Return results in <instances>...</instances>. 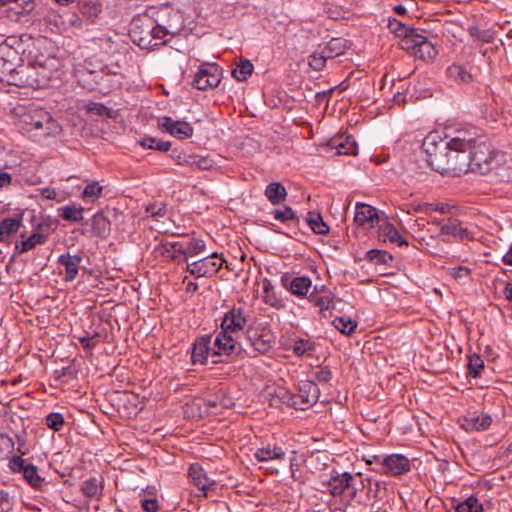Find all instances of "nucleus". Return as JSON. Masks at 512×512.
<instances>
[{
  "mask_svg": "<svg viewBox=\"0 0 512 512\" xmlns=\"http://www.w3.org/2000/svg\"><path fill=\"white\" fill-rule=\"evenodd\" d=\"M247 325V314L241 307H233L227 313L221 323V331L215 336V353L227 356L241 351V344L236 334L243 331Z\"/></svg>",
  "mask_w": 512,
  "mask_h": 512,
  "instance_id": "f257e3e1",
  "label": "nucleus"
},
{
  "mask_svg": "<svg viewBox=\"0 0 512 512\" xmlns=\"http://www.w3.org/2000/svg\"><path fill=\"white\" fill-rule=\"evenodd\" d=\"M449 145L448 140L437 132L429 133L422 143L427 163L441 175H446L447 172Z\"/></svg>",
  "mask_w": 512,
  "mask_h": 512,
  "instance_id": "f03ea898",
  "label": "nucleus"
},
{
  "mask_svg": "<svg viewBox=\"0 0 512 512\" xmlns=\"http://www.w3.org/2000/svg\"><path fill=\"white\" fill-rule=\"evenodd\" d=\"M246 340L254 351L266 353L275 343L273 332L261 323H252L247 327Z\"/></svg>",
  "mask_w": 512,
  "mask_h": 512,
  "instance_id": "7ed1b4c3",
  "label": "nucleus"
},
{
  "mask_svg": "<svg viewBox=\"0 0 512 512\" xmlns=\"http://www.w3.org/2000/svg\"><path fill=\"white\" fill-rule=\"evenodd\" d=\"M320 390L313 381H301L298 385V392L289 396L287 404L298 410H306L315 404L319 398Z\"/></svg>",
  "mask_w": 512,
  "mask_h": 512,
  "instance_id": "20e7f679",
  "label": "nucleus"
},
{
  "mask_svg": "<svg viewBox=\"0 0 512 512\" xmlns=\"http://www.w3.org/2000/svg\"><path fill=\"white\" fill-rule=\"evenodd\" d=\"M61 132L60 124L43 109L34 110V138L44 142L49 137H56Z\"/></svg>",
  "mask_w": 512,
  "mask_h": 512,
  "instance_id": "39448f33",
  "label": "nucleus"
},
{
  "mask_svg": "<svg viewBox=\"0 0 512 512\" xmlns=\"http://www.w3.org/2000/svg\"><path fill=\"white\" fill-rule=\"evenodd\" d=\"M355 476L349 472L336 473L328 481L329 492L332 496H343L348 498L347 506L357 495V488L354 486Z\"/></svg>",
  "mask_w": 512,
  "mask_h": 512,
  "instance_id": "423d86ee",
  "label": "nucleus"
},
{
  "mask_svg": "<svg viewBox=\"0 0 512 512\" xmlns=\"http://www.w3.org/2000/svg\"><path fill=\"white\" fill-rule=\"evenodd\" d=\"M222 78V69L214 63H202L195 74L193 84L199 90L216 88Z\"/></svg>",
  "mask_w": 512,
  "mask_h": 512,
  "instance_id": "0eeeda50",
  "label": "nucleus"
},
{
  "mask_svg": "<svg viewBox=\"0 0 512 512\" xmlns=\"http://www.w3.org/2000/svg\"><path fill=\"white\" fill-rule=\"evenodd\" d=\"M217 253H212L198 261L187 264V271L194 277H211L215 275L224 263Z\"/></svg>",
  "mask_w": 512,
  "mask_h": 512,
  "instance_id": "6e6552de",
  "label": "nucleus"
},
{
  "mask_svg": "<svg viewBox=\"0 0 512 512\" xmlns=\"http://www.w3.org/2000/svg\"><path fill=\"white\" fill-rule=\"evenodd\" d=\"M470 168L469 172H478L485 174L491 169L493 160L489 147L481 142L480 139L475 143L472 149H469Z\"/></svg>",
  "mask_w": 512,
  "mask_h": 512,
  "instance_id": "1a4fd4ad",
  "label": "nucleus"
},
{
  "mask_svg": "<svg viewBox=\"0 0 512 512\" xmlns=\"http://www.w3.org/2000/svg\"><path fill=\"white\" fill-rule=\"evenodd\" d=\"M401 47L410 51L416 58L431 60L437 55L434 45L418 32L410 39L404 40Z\"/></svg>",
  "mask_w": 512,
  "mask_h": 512,
  "instance_id": "9d476101",
  "label": "nucleus"
},
{
  "mask_svg": "<svg viewBox=\"0 0 512 512\" xmlns=\"http://www.w3.org/2000/svg\"><path fill=\"white\" fill-rule=\"evenodd\" d=\"M448 160L446 176L459 177L469 172L468 149H455L452 145H449Z\"/></svg>",
  "mask_w": 512,
  "mask_h": 512,
  "instance_id": "9b49d317",
  "label": "nucleus"
},
{
  "mask_svg": "<svg viewBox=\"0 0 512 512\" xmlns=\"http://www.w3.org/2000/svg\"><path fill=\"white\" fill-rule=\"evenodd\" d=\"M215 338L204 336L198 338L192 348L191 360L193 364H206L208 358L214 356H222L223 354L215 353ZM227 356L226 354H224Z\"/></svg>",
  "mask_w": 512,
  "mask_h": 512,
  "instance_id": "f8f14e48",
  "label": "nucleus"
},
{
  "mask_svg": "<svg viewBox=\"0 0 512 512\" xmlns=\"http://www.w3.org/2000/svg\"><path fill=\"white\" fill-rule=\"evenodd\" d=\"M410 469V461L406 456L391 454L381 460V468H378L377 471L383 474L398 476L410 471Z\"/></svg>",
  "mask_w": 512,
  "mask_h": 512,
  "instance_id": "ddd939ff",
  "label": "nucleus"
},
{
  "mask_svg": "<svg viewBox=\"0 0 512 512\" xmlns=\"http://www.w3.org/2000/svg\"><path fill=\"white\" fill-rule=\"evenodd\" d=\"M158 126L160 129L178 139L191 138L194 133V129L190 123L186 121L174 120L168 116L161 118L158 122Z\"/></svg>",
  "mask_w": 512,
  "mask_h": 512,
  "instance_id": "4468645a",
  "label": "nucleus"
},
{
  "mask_svg": "<svg viewBox=\"0 0 512 512\" xmlns=\"http://www.w3.org/2000/svg\"><path fill=\"white\" fill-rule=\"evenodd\" d=\"M449 144L455 149H472L479 140L478 132L475 128H463L454 132L453 136H445Z\"/></svg>",
  "mask_w": 512,
  "mask_h": 512,
  "instance_id": "2eb2a0df",
  "label": "nucleus"
},
{
  "mask_svg": "<svg viewBox=\"0 0 512 512\" xmlns=\"http://www.w3.org/2000/svg\"><path fill=\"white\" fill-rule=\"evenodd\" d=\"M354 221L358 226L370 229L380 222V216L377 209L373 206L357 203Z\"/></svg>",
  "mask_w": 512,
  "mask_h": 512,
  "instance_id": "dca6fc26",
  "label": "nucleus"
},
{
  "mask_svg": "<svg viewBox=\"0 0 512 512\" xmlns=\"http://www.w3.org/2000/svg\"><path fill=\"white\" fill-rule=\"evenodd\" d=\"M440 234L452 236L458 240H473L474 232L458 220H449L440 226Z\"/></svg>",
  "mask_w": 512,
  "mask_h": 512,
  "instance_id": "f3484780",
  "label": "nucleus"
},
{
  "mask_svg": "<svg viewBox=\"0 0 512 512\" xmlns=\"http://www.w3.org/2000/svg\"><path fill=\"white\" fill-rule=\"evenodd\" d=\"M21 455H13L9 461V468L13 473H22L23 478L28 485L32 486V462L28 458H23L26 454L21 448H18Z\"/></svg>",
  "mask_w": 512,
  "mask_h": 512,
  "instance_id": "a211bd4d",
  "label": "nucleus"
},
{
  "mask_svg": "<svg viewBox=\"0 0 512 512\" xmlns=\"http://www.w3.org/2000/svg\"><path fill=\"white\" fill-rule=\"evenodd\" d=\"M328 146L336 150L338 155H354L358 150L357 143L348 135H338L331 138L328 141Z\"/></svg>",
  "mask_w": 512,
  "mask_h": 512,
  "instance_id": "6ab92c4d",
  "label": "nucleus"
},
{
  "mask_svg": "<svg viewBox=\"0 0 512 512\" xmlns=\"http://www.w3.org/2000/svg\"><path fill=\"white\" fill-rule=\"evenodd\" d=\"M378 238L383 242H390L397 246H408V242L402 237L398 230L387 220H383L379 225Z\"/></svg>",
  "mask_w": 512,
  "mask_h": 512,
  "instance_id": "aec40b11",
  "label": "nucleus"
},
{
  "mask_svg": "<svg viewBox=\"0 0 512 512\" xmlns=\"http://www.w3.org/2000/svg\"><path fill=\"white\" fill-rule=\"evenodd\" d=\"M492 418L486 413H471L463 419L461 426L466 431H484L490 427Z\"/></svg>",
  "mask_w": 512,
  "mask_h": 512,
  "instance_id": "412c9836",
  "label": "nucleus"
},
{
  "mask_svg": "<svg viewBox=\"0 0 512 512\" xmlns=\"http://www.w3.org/2000/svg\"><path fill=\"white\" fill-rule=\"evenodd\" d=\"M81 262L82 256L79 254L65 253L59 257V263L65 268L66 281H73L76 278Z\"/></svg>",
  "mask_w": 512,
  "mask_h": 512,
  "instance_id": "4be33fe9",
  "label": "nucleus"
},
{
  "mask_svg": "<svg viewBox=\"0 0 512 512\" xmlns=\"http://www.w3.org/2000/svg\"><path fill=\"white\" fill-rule=\"evenodd\" d=\"M188 475L191 479V482L201 491L206 492L214 485V481L209 479L202 468V466L198 463H194L190 466Z\"/></svg>",
  "mask_w": 512,
  "mask_h": 512,
  "instance_id": "5701e85b",
  "label": "nucleus"
},
{
  "mask_svg": "<svg viewBox=\"0 0 512 512\" xmlns=\"http://www.w3.org/2000/svg\"><path fill=\"white\" fill-rule=\"evenodd\" d=\"M286 452L281 446L267 444L257 448L254 452V457L258 462H269L272 460L283 459Z\"/></svg>",
  "mask_w": 512,
  "mask_h": 512,
  "instance_id": "b1692460",
  "label": "nucleus"
},
{
  "mask_svg": "<svg viewBox=\"0 0 512 512\" xmlns=\"http://www.w3.org/2000/svg\"><path fill=\"white\" fill-rule=\"evenodd\" d=\"M446 75L449 79L458 84H469L474 80L472 73L460 63L451 64L446 70Z\"/></svg>",
  "mask_w": 512,
  "mask_h": 512,
  "instance_id": "393cba45",
  "label": "nucleus"
},
{
  "mask_svg": "<svg viewBox=\"0 0 512 512\" xmlns=\"http://www.w3.org/2000/svg\"><path fill=\"white\" fill-rule=\"evenodd\" d=\"M34 74L36 75L34 82L37 84L36 86L34 85V89L45 88L50 85V82L58 78L57 70H48L44 65L37 64L36 62H34Z\"/></svg>",
  "mask_w": 512,
  "mask_h": 512,
  "instance_id": "a878e982",
  "label": "nucleus"
},
{
  "mask_svg": "<svg viewBox=\"0 0 512 512\" xmlns=\"http://www.w3.org/2000/svg\"><path fill=\"white\" fill-rule=\"evenodd\" d=\"M349 48V42L341 37L332 38L321 49L328 59L343 55Z\"/></svg>",
  "mask_w": 512,
  "mask_h": 512,
  "instance_id": "bb28decb",
  "label": "nucleus"
},
{
  "mask_svg": "<svg viewBox=\"0 0 512 512\" xmlns=\"http://www.w3.org/2000/svg\"><path fill=\"white\" fill-rule=\"evenodd\" d=\"M265 196L271 204L278 205L286 199L287 191L280 182H273L266 187Z\"/></svg>",
  "mask_w": 512,
  "mask_h": 512,
  "instance_id": "cd10ccee",
  "label": "nucleus"
},
{
  "mask_svg": "<svg viewBox=\"0 0 512 512\" xmlns=\"http://www.w3.org/2000/svg\"><path fill=\"white\" fill-rule=\"evenodd\" d=\"M183 261L188 257L197 256L205 251V242L200 238H192L187 242H182Z\"/></svg>",
  "mask_w": 512,
  "mask_h": 512,
  "instance_id": "c85d7f7f",
  "label": "nucleus"
},
{
  "mask_svg": "<svg viewBox=\"0 0 512 512\" xmlns=\"http://www.w3.org/2000/svg\"><path fill=\"white\" fill-rule=\"evenodd\" d=\"M306 222L310 229L316 234L326 235L329 232V226L323 221L319 212H308Z\"/></svg>",
  "mask_w": 512,
  "mask_h": 512,
  "instance_id": "c756f323",
  "label": "nucleus"
},
{
  "mask_svg": "<svg viewBox=\"0 0 512 512\" xmlns=\"http://www.w3.org/2000/svg\"><path fill=\"white\" fill-rule=\"evenodd\" d=\"M311 286L312 281L309 277L299 276L292 279L290 282L289 290L294 295L306 296Z\"/></svg>",
  "mask_w": 512,
  "mask_h": 512,
  "instance_id": "7c9ffc66",
  "label": "nucleus"
},
{
  "mask_svg": "<svg viewBox=\"0 0 512 512\" xmlns=\"http://www.w3.org/2000/svg\"><path fill=\"white\" fill-rule=\"evenodd\" d=\"M162 255L176 262L183 261L182 241L166 242L162 245Z\"/></svg>",
  "mask_w": 512,
  "mask_h": 512,
  "instance_id": "2f4dec72",
  "label": "nucleus"
},
{
  "mask_svg": "<svg viewBox=\"0 0 512 512\" xmlns=\"http://www.w3.org/2000/svg\"><path fill=\"white\" fill-rule=\"evenodd\" d=\"M388 28L396 36L403 37L401 43L404 40L410 39V37L413 38V36L417 33L415 29L407 27L397 19L389 20Z\"/></svg>",
  "mask_w": 512,
  "mask_h": 512,
  "instance_id": "473e14b6",
  "label": "nucleus"
},
{
  "mask_svg": "<svg viewBox=\"0 0 512 512\" xmlns=\"http://www.w3.org/2000/svg\"><path fill=\"white\" fill-rule=\"evenodd\" d=\"M263 301L271 307L279 308L282 306L281 300L278 299L275 287L271 281L265 278L263 280Z\"/></svg>",
  "mask_w": 512,
  "mask_h": 512,
  "instance_id": "72a5a7b5",
  "label": "nucleus"
},
{
  "mask_svg": "<svg viewBox=\"0 0 512 512\" xmlns=\"http://www.w3.org/2000/svg\"><path fill=\"white\" fill-rule=\"evenodd\" d=\"M92 231L95 235L104 237L110 230V222L102 213H96L92 218Z\"/></svg>",
  "mask_w": 512,
  "mask_h": 512,
  "instance_id": "f704fd0d",
  "label": "nucleus"
},
{
  "mask_svg": "<svg viewBox=\"0 0 512 512\" xmlns=\"http://www.w3.org/2000/svg\"><path fill=\"white\" fill-rule=\"evenodd\" d=\"M253 64L249 60H240L237 66L232 70V76L237 81H246L253 72Z\"/></svg>",
  "mask_w": 512,
  "mask_h": 512,
  "instance_id": "c9c22d12",
  "label": "nucleus"
},
{
  "mask_svg": "<svg viewBox=\"0 0 512 512\" xmlns=\"http://www.w3.org/2000/svg\"><path fill=\"white\" fill-rule=\"evenodd\" d=\"M315 348L314 342L309 339L299 338L293 344V352L300 357L311 356Z\"/></svg>",
  "mask_w": 512,
  "mask_h": 512,
  "instance_id": "e433bc0d",
  "label": "nucleus"
},
{
  "mask_svg": "<svg viewBox=\"0 0 512 512\" xmlns=\"http://www.w3.org/2000/svg\"><path fill=\"white\" fill-rule=\"evenodd\" d=\"M60 216L67 221L79 222L83 219V208L80 206L67 205L59 209Z\"/></svg>",
  "mask_w": 512,
  "mask_h": 512,
  "instance_id": "4c0bfd02",
  "label": "nucleus"
},
{
  "mask_svg": "<svg viewBox=\"0 0 512 512\" xmlns=\"http://www.w3.org/2000/svg\"><path fill=\"white\" fill-rule=\"evenodd\" d=\"M332 325L342 334L350 335L355 331L357 327V322L352 320L351 318L341 316L336 317L332 321Z\"/></svg>",
  "mask_w": 512,
  "mask_h": 512,
  "instance_id": "58836bf2",
  "label": "nucleus"
},
{
  "mask_svg": "<svg viewBox=\"0 0 512 512\" xmlns=\"http://www.w3.org/2000/svg\"><path fill=\"white\" fill-rule=\"evenodd\" d=\"M456 512H483V505L477 497L470 496L456 506Z\"/></svg>",
  "mask_w": 512,
  "mask_h": 512,
  "instance_id": "ea45409f",
  "label": "nucleus"
},
{
  "mask_svg": "<svg viewBox=\"0 0 512 512\" xmlns=\"http://www.w3.org/2000/svg\"><path fill=\"white\" fill-rule=\"evenodd\" d=\"M308 299L315 306L319 307L320 312L323 313V315H325L326 311L334 308V301L329 296H319L315 293H311Z\"/></svg>",
  "mask_w": 512,
  "mask_h": 512,
  "instance_id": "a19ab883",
  "label": "nucleus"
},
{
  "mask_svg": "<svg viewBox=\"0 0 512 512\" xmlns=\"http://www.w3.org/2000/svg\"><path fill=\"white\" fill-rule=\"evenodd\" d=\"M55 223H41L34 230V246L36 244H42L46 241L47 237L55 229Z\"/></svg>",
  "mask_w": 512,
  "mask_h": 512,
  "instance_id": "79ce46f5",
  "label": "nucleus"
},
{
  "mask_svg": "<svg viewBox=\"0 0 512 512\" xmlns=\"http://www.w3.org/2000/svg\"><path fill=\"white\" fill-rule=\"evenodd\" d=\"M140 145L144 148L154 149L166 152L171 148V142L158 140L153 137H145L140 141Z\"/></svg>",
  "mask_w": 512,
  "mask_h": 512,
  "instance_id": "37998d69",
  "label": "nucleus"
},
{
  "mask_svg": "<svg viewBox=\"0 0 512 512\" xmlns=\"http://www.w3.org/2000/svg\"><path fill=\"white\" fill-rule=\"evenodd\" d=\"M21 226L20 220L17 218H5L0 222V236H9L16 233Z\"/></svg>",
  "mask_w": 512,
  "mask_h": 512,
  "instance_id": "c03bdc74",
  "label": "nucleus"
},
{
  "mask_svg": "<svg viewBox=\"0 0 512 512\" xmlns=\"http://www.w3.org/2000/svg\"><path fill=\"white\" fill-rule=\"evenodd\" d=\"M102 192L103 187L98 182H91L85 187L82 198L88 202H94L102 195Z\"/></svg>",
  "mask_w": 512,
  "mask_h": 512,
  "instance_id": "a18cd8bd",
  "label": "nucleus"
},
{
  "mask_svg": "<svg viewBox=\"0 0 512 512\" xmlns=\"http://www.w3.org/2000/svg\"><path fill=\"white\" fill-rule=\"evenodd\" d=\"M181 31V27H171V28H168V27H164L163 25H155L150 33H151V36L153 39H159V40H162L164 39L165 36L167 35H172V36H175L177 34H179Z\"/></svg>",
  "mask_w": 512,
  "mask_h": 512,
  "instance_id": "49530a36",
  "label": "nucleus"
},
{
  "mask_svg": "<svg viewBox=\"0 0 512 512\" xmlns=\"http://www.w3.org/2000/svg\"><path fill=\"white\" fill-rule=\"evenodd\" d=\"M484 368V361L478 354H473L469 357L468 373L472 377H478Z\"/></svg>",
  "mask_w": 512,
  "mask_h": 512,
  "instance_id": "de8ad7c7",
  "label": "nucleus"
},
{
  "mask_svg": "<svg viewBox=\"0 0 512 512\" xmlns=\"http://www.w3.org/2000/svg\"><path fill=\"white\" fill-rule=\"evenodd\" d=\"M99 485L100 482L96 478H89L83 482L81 491L87 498H94L98 494Z\"/></svg>",
  "mask_w": 512,
  "mask_h": 512,
  "instance_id": "09e8293b",
  "label": "nucleus"
},
{
  "mask_svg": "<svg viewBox=\"0 0 512 512\" xmlns=\"http://www.w3.org/2000/svg\"><path fill=\"white\" fill-rule=\"evenodd\" d=\"M328 57H326L322 50H317L309 56V66L316 71H321L326 64Z\"/></svg>",
  "mask_w": 512,
  "mask_h": 512,
  "instance_id": "8fccbe9b",
  "label": "nucleus"
},
{
  "mask_svg": "<svg viewBox=\"0 0 512 512\" xmlns=\"http://www.w3.org/2000/svg\"><path fill=\"white\" fill-rule=\"evenodd\" d=\"M45 424L54 431H60L64 425V417L60 413H50L45 418Z\"/></svg>",
  "mask_w": 512,
  "mask_h": 512,
  "instance_id": "3c124183",
  "label": "nucleus"
},
{
  "mask_svg": "<svg viewBox=\"0 0 512 512\" xmlns=\"http://www.w3.org/2000/svg\"><path fill=\"white\" fill-rule=\"evenodd\" d=\"M193 154H187L182 149L174 148L171 151L170 157L178 165L190 166Z\"/></svg>",
  "mask_w": 512,
  "mask_h": 512,
  "instance_id": "603ef678",
  "label": "nucleus"
},
{
  "mask_svg": "<svg viewBox=\"0 0 512 512\" xmlns=\"http://www.w3.org/2000/svg\"><path fill=\"white\" fill-rule=\"evenodd\" d=\"M190 167H195L199 170H209L213 167V161L207 157L193 154Z\"/></svg>",
  "mask_w": 512,
  "mask_h": 512,
  "instance_id": "864d4df0",
  "label": "nucleus"
},
{
  "mask_svg": "<svg viewBox=\"0 0 512 512\" xmlns=\"http://www.w3.org/2000/svg\"><path fill=\"white\" fill-rule=\"evenodd\" d=\"M273 216L276 220L281 222H288L295 219L296 215L292 208L285 206L283 209H276L273 212Z\"/></svg>",
  "mask_w": 512,
  "mask_h": 512,
  "instance_id": "5fc2aeb1",
  "label": "nucleus"
},
{
  "mask_svg": "<svg viewBox=\"0 0 512 512\" xmlns=\"http://www.w3.org/2000/svg\"><path fill=\"white\" fill-rule=\"evenodd\" d=\"M86 109L88 112L98 116H111L110 109L101 103L90 102L86 105Z\"/></svg>",
  "mask_w": 512,
  "mask_h": 512,
  "instance_id": "6e6d98bb",
  "label": "nucleus"
},
{
  "mask_svg": "<svg viewBox=\"0 0 512 512\" xmlns=\"http://www.w3.org/2000/svg\"><path fill=\"white\" fill-rule=\"evenodd\" d=\"M140 504L145 512H158L159 503L156 497H141Z\"/></svg>",
  "mask_w": 512,
  "mask_h": 512,
  "instance_id": "4d7b16f0",
  "label": "nucleus"
},
{
  "mask_svg": "<svg viewBox=\"0 0 512 512\" xmlns=\"http://www.w3.org/2000/svg\"><path fill=\"white\" fill-rule=\"evenodd\" d=\"M79 342L81 343V345L83 346V348L85 350L91 351L99 343V335L94 334V335L80 337Z\"/></svg>",
  "mask_w": 512,
  "mask_h": 512,
  "instance_id": "13d9d810",
  "label": "nucleus"
},
{
  "mask_svg": "<svg viewBox=\"0 0 512 512\" xmlns=\"http://www.w3.org/2000/svg\"><path fill=\"white\" fill-rule=\"evenodd\" d=\"M368 257L371 261H373L375 264H382L386 263L387 258L391 259V255H389L385 251L380 250H370L368 252Z\"/></svg>",
  "mask_w": 512,
  "mask_h": 512,
  "instance_id": "bf43d9fd",
  "label": "nucleus"
},
{
  "mask_svg": "<svg viewBox=\"0 0 512 512\" xmlns=\"http://www.w3.org/2000/svg\"><path fill=\"white\" fill-rule=\"evenodd\" d=\"M14 448V442L11 437L6 434L0 433V453H10Z\"/></svg>",
  "mask_w": 512,
  "mask_h": 512,
  "instance_id": "052dcab7",
  "label": "nucleus"
},
{
  "mask_svg": "<svg viewBox=\"0 0 512 512\" xmlns=\"http://www.w3.org/2000/svg\"><path fill=\"white\" fill-rule=\"evenodd\" d=\"M48 485H49V482L46 481L45 477H41L38 474L37 467L34 466V483H33L34 490H40V491L46 492L48 490Z\"/></svg>",
  "mask_w": 512,
  "mask_h": 512,
  "instance_id": "680f3d73",
  "label": "nucleus"
},
{
  "mask_svg": "<svg viewBox=\"0 0 512 512\" xmlns=\"http://www.w3.org/2000/svg\"><path fill=\"white\" fill-rule=\"evenodd\" d=\"M470 269L464 266L453 267L449 269V274L455 280L467 278L470 275Z\"/></svg>",
  "mask_w": 512,
  "mask_h": 512,
  "instance_id": "e2e57ef3",
  "label": "nucleus"
},
{
  "mask_svg": "<svg viewBox=\"0 0 512 512\" xmlns=\"http://www.w3.org/2000/svg\"><path fill=\"white\" fill-rule=\"evenodd\" d=\"M315 379L322 384L329 383L332 379V372L328 367H322L315 372Z\"/></svg>",
  "mask_w": 512,
  "mask_h": 512,
  "instance_id": "0e129e2a",
  "label": "nucleus"
},
{
  "mask_svg": "<svg viewBox=\"0 0 512 512\" xmlns=\"http://www.w3.org/2000/svg\"><path fill=\"white\" fill-rule=\"evenodd\" d=\"M15 249L18 253H23L31 250L32 235L28 236L26 239L21 240L20 242H16Z\"/></svg>",
  "mask_w": 512,
  "mask_h": 512,
  "instance_id": "69168bd1",
  "label": "nucleus"
},
{
  "mask_svg": "<svg viewBox=\"0 0 512 512\" xmlns=\"http://www.w3.org/2000/svg\"><path fill=\"white\" fill-rule=\"evenodd\" d=\"M37 192L40 193V195L45 199H55L57 196V192L55 189L46 187V188H39L36 189Z\"/></svg>",
  "mask_w": 512,
  "mask_h": 512,
  "instance_id": "338daca9",
  "label": "nucleus"
},
{
  "mask_svg": "<svg viewBox=\"0 0 512 512\" xmlns=\"http://www.w3.org/2000/svg\"><path fill=\"white\" fill-rule=\"evenodd\" d=\"M11 183V175L5 171L0 170V189L9 186Z\"/></svg>",
  "mask_w": 512,
  "mask_h": 512,
  "instance_id": "774afa93",
  "label": "nucleus"
}]
</instances>
